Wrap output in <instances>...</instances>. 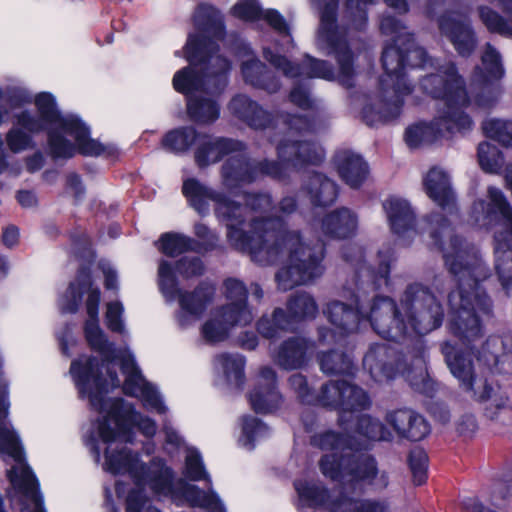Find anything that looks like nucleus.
Instances as JSON below:
<instances>
[{
    "label": "nucleus",
    "mask_w": 512,
    "mask_h": 512,
    "mask_svg": "<svg viewBox=\"0 0 512 512\" xmlns=\"http://www.w3.org/2000/svg\"><path fill=\"white\" fill-rule=\"evenodd\" d=\"M183 193L201 215L214 203L216 218L226 226L232 247L248 252L261 265H270L287 256V264L276 274L279 289L305 285L324 273V245L309 244L298 231H288L280 218L263 216L271 207L268 194H237L235 198L215 191L195 179L183 184Z\"/></svg>",
    "instance_id": "obj_1"
},
{
    "label": "nucleus",
    "mask_w": 512,
    "mask_h": 512,
    "mask_svg": "<svg viewBox=\"0 0 512 512\" xmlns=\"http://www.w3.org/2000/svg\"><path fill=\"white\" fill-rule=\"evenodd\" d=\"M420 229L428 233L432 244L442 252L446 267L457 280V289L448 296L449 329L461 340L474 342L483 335L482 318L491 312L490 299L480 287L488 269L478 250L456 235L441 213L425 218Z\"/></svg>",
    "instance_id": "obj_2"
},
{
    "label": "nucleus",
    "mask_w": 512,
    "mask_h": 512,
    "mask_svg": "<svg viewBox=\"0 0 512 512\" xmlns=\"http://www.w3.org/2000/svg\"><path fill=\"white\" fill-rule=\"evenodd\" d=\"M195 33L189 35L185 57L189 67L178 71L173 78L176 91L187 95V112L198 124L208 125L220 116L214 97L227 84L229 61L216 53L214 39L224 34L222 17L212 6L201 4L194 14Z\"/></svg>",
    "instance_id": "obj_3"
},
{
    "label": "nucleus",
    "mask_w": 512,
    "mask_h": 512,
    "mask_svg": "<svg viewBox=\"0 0 512 512\" xmlns=\"http://www.w3.org/2000/svg\"><path fill=\"white\" fill-rule=\"evenodd\" d=\"M424 93L441 100V107L429 122H419L409 126L405 132V141L410 148H418L434 143L455 134H467L474 122L464 109L470 104L465 81L458 74L453 63L437 67L436 73H430L420 81Z\"/></svg>",
    "instance_id": "obj_4"
},
{
    "label": "nucleus",
    "mask_w": 512,
    "mask_h": 512,
    "mask_svg": "<svg viewBox=\"0 0 512 512\" xmlns=\"http://www.w3.org/2000/svg\"><path fill=\"white\" fill-rule=\"evenodd\" d=\"M396 302L384 296H375L367 306L334 300L327 304L323 313L332 328L320 327L318 341L323 344L341 343L346 337L358 332L361 324L368 321L381 337L399 340L406 333V326L399 318Z\"/></svg>",
    "instance_id": "obj_5"
},
{
    "label": "nucleus",
    "mask_w": 512,
    "mask_h": 512,
    "mask_svg": "<svg viewBox=\"0 0 512 512\" xmlns=\"http://www.w3.org/2000/svg\"><path fill=\"white\" fill-rule=\"evenodd\" d=\"M277 153L281 163L250 160L243 154L229 157L221 170L223 187L232 191L262 176L283 180L288 176L289 166L299 169L307 165H318L325 156L320 145L308 140L285 139L278 144Z\"/></svg>",
    "instance_id": "obj_6"
},
{
    "label": "nucleus",
    "mask_w": 512,
    "mask_h": 512,
    "mask_svg": "<svg viewBox=\"0 0 512 512\" xmlns=\"http://www.w3.org/2000/svg\"><path fill=\"white\" fill-rule=\"evenodd\" d=\"M470 219L481 229L493 231L495 268L503 288L512 284V249L508 237L512 233V206L504 192L488 186L485 198L473 202Z\"/></svg>",
    "instance_id": "obj_7"
},
{
    "label": "nucleus",
    "mask_w": 512,
    "mask_h": 512,
    "mask_svg": "<svg viewBox=\"0 0 512 512\" xmlns=\"http://www.w3.org/2000/svg\"><path fill=\"white\" fill-rule=\"evenodd\" d=\"M388 35L392 36L393 44L386 46L383 51L382 64L385 74L380 79L377 92L363 108V117L370 125L377 121L396 118L400 114L404 97L412 91L404 72L406 64L401 48L403 38L398 40V33Z\"/></svg>",
    "instance_id": "obj_8"
},
{
    "label": "nucleus",
    "mask_w": 512,
    "mask_h": 512,
    "mask_svg": "<svg viewBox=\"0 0 512 512\" xmlns=\"http://www.w3.org/2000/svg\"><path fill=\"white\" fill-rule=\"evenodd\" d=\"M363 366L378 382L393 378L397 372L405 375L410 385L417 391L426 393L431 381L426 367V349L419 338L415 348L400 360L396 351L385 343L373 344L363 358Z\"/></svg>",
    "instance_id": "obj_9"
},
{
    "label": "nucleus",
    "mask_w": 512,
    "mask_h": 512,
    "mask_svg": "<svg viewBox=\"0 0 512 512\" xmlns=\"http://www.w3.org/2000/svg\"><path fill=\"white\" fill-rule=\"evenodd\" d=\"M104 468L114 475L129 474L133 479L135 488L126 497V512H160L152 505L145 491L149 487L156 497L160 495V469L152 471L147 464L140 462L137 453L127 447L114 451L108 447Z\"/></svg>",
    "instance_id": "obj_10"
},
{
    "label": "nucleus",
    "mask_w": 512,
    "mask_h": 512,
    "mask_svg": "<svg viewBox=\"0 0 512 512\" xmlns=\"http://www.w3.org/2000/svg\"><path fill=\"white\" fill-rule=\"evenodd\" d=\"M85 293H88L85 302L88 315L84 325L85 338L93 350L105 353L109 350L110 344L99 326L101 291L98 287H93L89 267L81 266L77 270L75 281L69 283L67 290L59 300V308L63 314H75L79 310Z\"/></svg>",
    "instance_id": "obj_11"
},
{
    "label": "nucleus",
    "mask_w": 512,
    "mask_h": 512,
    "mask_svg": "<svg viewBox=\"0 0 512 512\" xmlns=\"http://www.w3.org/2000/svg\"><path fill=\"white\" fill-rule=\"evenodd\" d=\"M399 318L402 319L406 333L398 341L410 339L415 348V341L420 335L427 334L442 324L444 312L441 304L430 290L419 283L407 287L397 305Z\"/></svg>",
    "instance_id": "obj_12"
},
{
    "label": "nucleus",
    "mask_w": 512,
    "mask_h": 512,
    "mask_svg": "<svg viewBox=\"0 0 512 512\" xmlns=\"http://www.w3.org/2000/svg\"><path fill=\"white\" fill-rule=\"evenodd\" d=\"M445 363L458 381L459 387L478 401H489L487 415L494 419L496 410L508 411L509 401L506 397L492 395L493 388L488 384L484 371L476 365L470 354L456 351L449 342L441 345Z\"/></svg>",
    "instance_id": "obj_13"
},
{
    "label": "nucleus",
    "mask_w": 512,
    "mask_h": 512,
    "mask_svg": "<svg viewBox=\"0 0 512 512\" xmlns=\"http://www.w3.org/2000/svg\"><path fill=\"white\" fill-rule=\"evenodd\" d=\"M288 382L301 402L310 404L317 401L323 406L338 410L341 424L345 421V414L368 409L371 405L368 394L362 388L347 381H330L324 384L317 397L310 392L304 375L293 374Z\"/></svg>",
    "instance_id": "obj_14"
},
{
    "label": "nucleus",
    "mask_w": 512,
    "mask_h": 512,
    "mask_svg": "<svg viewBox=\"0 0 512 512\" xmlns=\"http://www.w3.org/2000/svg\"><path fill=\"white\" fill-rule=\"evenodd\" d=\"M34 104L39 117L50 128L57 127L72 136L78 152L84 156L113 157L116 147L104 145L90 137V128L76 115H63L58 109L56 99L50 92H40L35 96Z\"/></svg>",
    "instance_id": "obj_15"
},
{
    "label": "nucleus",
    "mask_w": 512,
    "mask_h": 512,
    "mask_svg": "<svg viewBox=\"0 0 512 512\" xmlns=\"http://www.w3.org/2000/svg\"><path fill=\"white\" fill-rule=\"evenodd\" d=\"M337 3V0H315V5L320 10L316 45L319 50L335 57L339 66V82L351 87L355 75L353 54L347 43L345 30L336 23Z\"/></svg>",
    "instance_id": "obj_16"
},
{
    "label": "nucleus",
    "mask_w": 512,
    "mask_h": 512,
    "mask_svg": "<svg viewBox=\"0 0 512 512\" xmlns=\"http://www.w3.org/2000/svg\"><path fill=\"white\" fill-rule=\"evenodd\" d=\"M104 362L95 356L75 359L70 365V374L78 389L80 398H88L91 409L102 413L106 410V395L109 387H119L120 380L113 366L105 367L109 379L103 376Z\"/></svg>",
    "instance_id": "obj_17"
},
{
    "label": "nucleus",
    "mask_w": 512,
    "mask_h": 512,
    "mask_svg": "<svg viewBox=\"0 0 512 512\" xmlns=\"http://www.w3.org/2000/svg\"><path fill=\"white\" fill-rule=\"evenodd\" d=\"M138 430L146 437L156 433L155 422L137 412L134 406L122 398L112 401L107 414L98 422V436L105 444H112L116 439L133 442V429Z\"/></svg>",
    "instance_id": "obj_18"
},
{
    "label": "nucleus",
    "mask_w": 512,
    "mask_h": 512,
    "mask_svg": "<svg viewBox=\"0 0 512 512\" xmlns=\"http://www.w3.org/2000/svg\"><path fill=\"white\" fill-rule=\"evenodd\" d=\"M330 457L321 461V471L324 476L332 480H357L371 487L374 491L385 490L390 483V476L386 469L378 466L377 461L370 455H346L341 458V468H331Z\"/></svg>",
    "instance_id": "obj_19"
},
{
    "label": "nucleus",
    "mask_w": 512,
    "mask_h": 512,
    "mask_svg": "<svg viewBox=\"0 0 512 512\" xmlns=\"http://www.w3.org/2000/svg\"><path fill=\"white\" fill-rule=\"evenodd\" d=\"M170 495L178 504L207 509V512H225L217 495L209 487L203 491L183 479H176L173 471L162 465V495Z\"/></svg>",
    "instance_id": "obj_20"
},
{
    "label": "nucleus",
    "mask_w": 512,
    "mask_h": 512,
    "mask_svg": "<svg viewBox=\"0 0 512 512\" xmlns=\"http://www.w3.org/2000/svg\"><path fill=\"white\" fill-rule=\"evenodd\" d=\"M482 66L474 75V86L477 90L475 101L478 106L491 107L499 98L501 89L499 79L504 74L499 53L486 44L482 55Z\"/></svg>",
    "instance_id": "obj_21"
},
{
    "label": "nucleus",
    "mask_w": 512,
    "mask_h": 512,
    "mask_svg": "<svg viewBox=\"0 0 512 512\" xmlns=\"http://www.w3.org/2000/svg\"><path fill=\"white\" fill-rule=\"evenodd\" d=\"M172 263L162 261V293L167 301L179 299L182 309L192 315H201L212 303L216 289L208 283L200 284L193 292L180 294L174 279Z\"/></svg>",
    "instance_id": "obj_22"
},
{
    "label": "nucleus",
    "mask_w": 512,
    "mask_h": 512,
    "mask_svg": "<svg viewBox=\"0 0 512 512\" xmlns=\"http://www.w3.org/2000/svg\"><path fill=\"white\" fill-rule=\"evenodd\" d=\"M438 26L460 56L469 57L475 51L478 39L468 16L447 11L438 19Z\"/></svg>",
    "instance_id": "obj_23"
},
{
    "label": "nucleus",
    "mask_w": 512,
    "mask_h": 512,
    "mask_svg": "<svg viewBox=\"0 0 512 512\" xmlns=\"http://www.w3.org/2000/svg\"><path fill=\"white\" fill-rule=\"evenodd\" d=\"M224 295L227 303L216 309L218 316L232 329L250 324L254 318L248 306V291L243 282L229 278L224 282Z\"/></svg>",
    "instance_id": "obj_24"
},
{
    "label": "nucleus",
    "mask_w": 512,
    "mask_h": 512,
    "mask_svg": "<svg viewBox=\"0 0 512 512\" xmlns=\"http://www.w3.org/2000/svg\"><path fill=\"white\" fill-rule=\"evenodd\" d=\"M120 368L126 376L122 386L124 394L140 398L146 407L160 412V396L156 388L145 380L132 354L121 358Z\"/></svg>",
    "instance_id": "obj_25"
},
{
    "label": "nucleus",
    "mask_w": 512,
    "mask_h": 512,
    "mask_svg": "<svg viewBox=\"0 0 512 512\" xmlns=\"http://www.w3.org/2000/svg\"><path fill=\"white\" fill-rule=\"evenodd\" d=\"M264 57L275 68L281 70L285 76L290 78L305 77L324 80L335 78L333 67L325 60L306 56L301 66H294L284 56L273 53L269 48H264Z\"/></svg>",
    "instance_id": "obj_26"
},
{
    "label": "nucleus",
    "mask_w": 512,
    "mask_h": 512,
    "mask_svg": "<svg viewBox=\"0 0 512 512\" xmlns=\"http://www.w3.org/2000/svg\"><path fill=\"white\" fill-rule=\"evenodd\" d=\"M384 420L392 431L393 438L397 436L410 441H420L430 432L426 420L408 408L390 410L386 413Z\"/></svg>",
    "instance_id": "obj_27"
},
{
    "label": "nucleus",
    "mask_w": 512,
    "mask_h": 512,
    "mask_svg": "<svg viewBox=\"0 0 512 512\" xmlns=\"http://www.w3.org/2000/svg\"><path fill=\"white\" fill-rule=\"evenodd\" d=\"M230 113L254 130H266L275 127L274 114L246 95H236L228 104Z\"/></svg>",
    "instance_id": "obj_28"
},
{
    "label": "nucleus",
    "mask_w": 512,
    "mask_h": 512,
    "mask_svg": "<svg viewBox=\"0 0 512 512\" xmlns=\"http://www.w3.org/2000/svg\"><path fill=\"white\" fill-rule=\"evenodd\" d=\"M276 382V372L271 367L264 366L259 370L256 385L249 395L250 404L257 413H269L280 406L282 397Z\"/></svg>",
    "instance_id": "obj_29"
},
{
    "label": "nucleus",
    "mask_w": 512,
    "mask_h": 512,
    "mask_svg": "<svg viewBox=\"0 0 512 512\" xmlns=\"http://www.w3.org/2000/svg\"><path fill=\"white\" fill-rule=\"evenodd\" d=\"M314 352L310 340L294 336L283 341L273 353V361L282 369L296 370L305 367Z\"/></svg>",
    "instance_id": "obj_30"
},
{
    "label": "nucleus",
    "mask_w": 512,
    "mask_h": 512,
    "mask_svg": "<svg viewBox=\"0 0 512 512\" xmlns=\"http://www.w3.org/2000/svg\"><path fill=\"white\" fill-rule=\"evenodd\" d=\"M359 217L348 207H340L323 215L315 225L324 236L333 239L353 237L358 229Z\"/></svg>",
    "instance_id": "obj_31"
},
{
    "label": "nucleus",
    "mask_w": 512,
    "mask_h": 512,
    "mask_svg": "<svg viewBox=\"0 0 512 512\" xmlns=\"http://www.w3.org/2000/svg\"><path fill=\"white\" fill-rule=\"evenodd\" d=\"M232 13L235 17L245 21H254L263 18L281 35L284 41L282 45L292 43L288 25L278 11L271 9L263 12L256 0H240L233 6Z\"/></svg>",
    "instance_id": "obj_32"
},
{
    "label": "nucleus",
    "mask_w": 512,
    "mask_h": 512,
    "mask_svg": "<svg viewBox=\"0 0 512 512\" xmlns=\"http://www.w3.org/2000/svg\"><path fill=\"white\" fill-rule=\"evenodd\" d=\"M380 29L383 34L398 33L399 39L403 38V46H405V50L403 51L406 66H434L433 61L427 58L425 50L414 44L412 36L406 31V27L400 20L389 15H384L380 21Z\"/></svg>",
    "instance_id": "obj_33"
},
{
    "label": "nucleus",
    "mask_w": 512,
    "mask_h": 512,
    "mask_svg": "<svg viewBox=\"0 0 512 512\" xmlns=\"http://www.w3.org/2000/svg\"><path fill=\"white\" fill-rule=\"evenodd\" d=\"M9 407L8 385L0 382V454H6L17 463H22L25 460V454L20 438L6 423Z\"/></svg>",
    "instance_id": "obj_34"
},
{
    "label": "nucleus",
    "mask_w": 512,
    "mask_h": 512,
    "mask_svg": "<svg viewBox=\"0 0 512 512\" xmlns=\"http://www.w3.org/2000/svg\"><path fill=\"white\" fill-rule=\"evenodd\" d=\"M353 255L344 254L347 261L352 262L356 267V275L362 286H372L374 290L381 289L388 285L390 273V259L388 257L380 258L377 270L368 265L364 258L361 248H352Z\"/></svg>",
    "instance_id": "obj_35"
},
{
    "label": "nucleus",
    "mask_w": 512,
    "mask_h": 512,
    "mask_svg": "<svg viewBox=\"0 0 512 512\" xmlns=\"http://www.w3.org/2000/svg\"><path fill=\"white\" fill-rule=\"evenodd\" d=\"M426 194L443 210L455 209V196L448 174L439 167L431 168L423 179Z\"/></svg>",
    "instance_id": "obj_36"
},
{
    "label": "nucleus",
    "mask_w": 512,
    "mask_h": 512,
    "mask_svg": "<svg viewBox=\"0 0 512 512\" xmlns=\"http://www.w3.org/2000/svg\"><path fill=\"white\" fill-rule=\"evenodd\" d=\"M383 207L393 233L403 238H410L416 233L415 214L405 199L390 197L385 200Z\"/></svg>",
    "instance_id": "obj_37"
},
{
    "label": "nucleus",
    "mask_w": 512,
    "mask_h": 512,
    "mask_svg": "<svg viewBox=\"0 0 512 512\" xmlns=\"http://www.w3.org/2000/svg\"><path fill=\"white\" fill-rule=\"evenodd\" d=\"M244 149L245 145L237 140L204 137L195 152V160L199 167H206L218 162L225 155L242 152Z\"/></svg>",
    "instance_id": "obj_38"
},
{
    "label": "nucleus",
    "mask_w": 512,
    "mask_h": 512,
    "mask_svg": "<svg viewBox=\"0 0 512 512\" xmlns=\"http://www.w3.org/2000/svg\"><path fill=\"white\" fill-rule=\"evenodd\" d=\"M335 165L340 177L352 188L359 187L368 174L366 162L360 155L350 151L338 152L335 156Z\"/></svg>",
    "instance_id": "obj_39"
},
{
    "label": "nucleus",
    "mask_w": 512,
    "mask_h": 512,
    "mask_svg": "<svg viewBox=\"0 0 512 512\" xmlns=\"http://www.w3.org/2000/svg\"><path fill=\"white\" fill-rule=\"evenodd\" d=\"M294 486L301 501L308 506L315 507V512H351L343 508V506H346V499L325 506L327 491L315 483L298 480L294 483Z\"/></svg>",
    "instance_id": "obj_40"
},
{
    "label": "nucleus",
    "mask_w": 512,
    "mask_h": 512,
    "mask_svg": "<svg viewBox=\"0 0 512 512\" xmlns=\"http://www.w3.org/2000/svg\"><path fill=\"white\" fill-rule=\"evenodd\" d=\"M507 19L488 6H479L478 15L483 25L492 33L512 37V0H498Z\"/></svg>",
    "instance_id": "obj_41"
},
{
    "label": "nucleus",
    "mask_w": 512,
    "mask_h": 512,
    "mask_svg": "<svg viewBox=\"0 0 512 512\" xmlns=\"http://www.w3.org/2000/svg\"><path fill=\"white\" fill-rule=\"evenodd\" d=\"M242 74L246 83L268 93H276L281 87L279 80L257 59L251 58L244 61Z\"/></svg>",
    "instance_id": "obj_42"
},
{
    "label": "nucleus",
    "mask_w": 512,
    "mask_h": 512,
    "mask_svg": "<svg viewBox=\"0 0 512 512\" xmlns=\"http://www.w3.org/2000/svg\"><path fill=\"white\" fill-rule=\"evenodd\" d=\"M305 190L315 206L331 205L338 196L335 182L319 173H314L309 177Z\"/></svg>",
    "instance_id": "obj_43"
},
{
    "label": "nucleus",
    "mask_w": 512,
    "mask_h": 512,
    "mask_svg": "<svg viewBox=\"0 0 512 512\" xmlns=\"http://www.w3.org/2000/svg\"><path fill=\"white\" fill-rule=\"evenodd\" d=\"M312 445L319 447L322 450H332L333 453L324 455L321 459L326 456L330 457V465L329 467L334 469H339L341 466V458L346 455H353L352 453H338V451H343L346 448L352 449L353 445L349 443L342 436L332 432L325 431L315 434L311 439ZM322 460H320L321 462Z\"/></svg>",
    "instance_id": "obj_44"
},
{
    "label": "nucleus",
    "mask_w": 512,
    "mask_h": 512,
    "mask_svg": "<svg viewBox=\"0 0 512 512\" xmlns=\"http://www.w3.org/2000/svg\"><path fill=\"white\" fill-rule=\"evenodd\" d=\"M288 315L292 327L300 321L313 319L318 313V306L311 295L300 293L291 297L287 304Z\"/></svg>",
    "instance_id": "obj_45"
},
{
    "label": "nucleus",
    "mask_w": 512,
    "mask_h": 512,
    "mask_svg": "<svg viewBox=\"0 0 512 512\" xmlns=\"http://www.w3.org/2000/svg\"><path fill=\"white\" fill-rule=\"evenodd\" d=\"M215 365L222 370L227 381L234 386L244 383L245 360L238 354H219L215 358Z\"/></svg>",
    "instance_id": "obj_46"
},
{
    "label": "nucleus",
    "mask_w": 512,
    "mask_h": 512,
    "mask_svg": "<svg viewBox=\"0 0 512 512\" xmlns=\"http://www.w3.org/2000/svg\"><path fill=\"white\" fill-rule=\"evenodd\" d=\"M320 369L323 373L332 374H348L353 368L351 358L340 351L330 350L322 352L318 356Z\"/></svg>",
    "instance_id": "obj_47"
},
{
    "label": "nucleus",
    "mask_w": 512,
    "mask_h": 512,
    "mask_svg": "<svg viewBox=\"0 0 512 512\" xmlns=\"http://www.w3.org/2000/svg\"><path fill=\"white\" fill-rule=\"evenodd\" d=\"M293 329L284 311L277 308L271 315H263L257 322L258 332L265 338H274L280 332Z\"/></svg>",
    "instance_id": "obj_48"
},
{
    "label": "nucleus",
    "mask_w": 512,
    "mask_h": 512,
    "mask_svg": "<svg viewBox=\"0 0 512 512\" xmlns=\"http://www.w3.org/2000/svg\"><path fill=\"white\" fill-rule=\"evenodd\" d=\"M357 432L374 441H392V431L384 425L379 419L370 415H362L357 421Z\"/></svg>",
    "instance_id": "obj_49"
},
{
    "label": "nucleus",
    "mask_w": 512,
    "mask_h": 512,
    "mask_svg": "<svg viewBox=\"0 0 512 512\" xmlns=\"http://www.w3.org/2000/svg\"><path fill=\"white\" fill-rule=\"evenodd\" d=\"M477 156L480 167L487 173L498 174L504 166L502 153L488 142L478 145Z\"/></svg>",
    "instance_id": "obj_50"
},
{
    "label": "nucleus",
    "mask_w": 512,
    "mask_h": 512,
    "mask_svg": "<svg viewBox=\"0 0 512 512\" xmlns=\"http://www.w3.org/2000/svg\"><path fill=\"white\" fill-rule=\"evenodd\" d=\"M61 132L57 127L47 131L50 154L54 159H69L74 156L76 147Z\"/></svg>",
    "instance_id": "obj_51"
},
{
    "label": "nucleus",
    "mask_w": 512,
    "mask_h": 512,
    "mask_svg": "<svg viewBox=\"0 0 512 512\" xmlns=\"http://www.w3.org/2000/svg\"><path fill=\"white\" fill-rule=\"evenodd\" d=\"M485 135L504 146H512V121L488 119L482 124Z\"/></svg>",
    "instance_id": "obj_52"
},
{
    "label": "nucleus",
    "mask_w": 512,
    "mask_h": 512,
    "mask_svg": "<svg viewBox=\"0 0 512 512\" xmlns=\"http://www.w3.org/2000/svg\"><path fill=\"white\" fill-rule=\"evenodd\" d=\"M230 330L231 328L221 316H218L215 310L211 317L202 325L201 334L206 342L217 343L224 341L228 337Z\"/></svg>",
    "instance_id": "obj_53"
},
{
    "label": "nucleus",
    "mask_w": 512,
    "mask_h": 512,
    "mask_svg": "<svg viewBox=\"0 0 512 512\" xmlns=\"http://www.w3.org/2000/svg\"><path fill=\"white\" fill-rule=\"evenodd\" d=\"M184 474L192 481L204 480L211 484L210 476L204 467L201 455L195 448L186 449Z\"/></svg>",
    "instance_id": "obj_54"
},
{
    "label": "nucleus",
    "mask_w": 512,
    "mask_h": 512,
    "mask_svg": "<svg viewBox=\"0 0 512 512\" xmlns=\"http://www.w3.org/2000/svg\"><path fill=\"white\" fill-rule=\"evenodd\" d=\"M197 138L196 131L191 128H180L169 132L165 137V146L173 151L181 152L187 150Z\"/></svg>",
    "instance_id": "obj_55"
},
{
    "label": "nucleus",
    "mask_w": 512,
    "mask_h": 512,
    "mask_svg": "<svg viewBox=\"0 0 512 512\" xmlns=\"http://www.w3.org/2000/svg\"><path fill=\"white\" fill-rule=\"evenodd\" d=\"M6 143L9 150L15 154L35 146L33 136L16 124L7 132Z\"/></svg>",
    "instance_id": "obj_56"
},
{
    "label": "nucleus",
    "mask_w": 512,
    "mask_h": 512,
    "mask_svg": "<svg viewBox=\"0 0 512 512\" xmlns=\"http://www.w3.org/2000/svg\"><path fill=\"white\" fill-rule=\"evenodd\" d=\"M242 431L243 438L241 441L243 445L247 447H252L255 440L265 437L268 434L266 425L254 417L243 418Z\"/></svg>",
    "instance_id": "obj_57"
},
{
    "label": "nucleus",
    "mask_w": 512,
    "mask_h": 512,
    "mask_svg": "<svg viewBox=\"0 0 512 512\" xmlns=\"http://www.w3.org/2000/svg\"><path fill=\"white\" fill-rule=\"evenodd\" d=\"M193 244L194 241L184 235L162 234V252L169 255H176L187 249H193Z\"/></svg>",
    "instance_id": "obj_58"
},
{
    "label": "nucleus",
    "mask_w": 512,
    "mask_h": 512,
    "mask_svg": "<svg viewBox=\"0 0 512 512\" xmlns=\"http://www.w3.org/2000/svg\"><path fill=\"white\" fill-rule=\"evenodd\" d=\"M428 457L421 449H415L410 452L409 466L412 472L413 481L416 485H421L427 477Z\"/></svg>",
    "instance_id": "obj_59"
},
{
    "label": "nucleus",
    "mask_w": 512,
    "mask_h": 512,
    "mask_svg": "<svg viewBox=\"0 0 512 512\" xmlns=\"http://www.w3.org/2000/svg\"><path fill=\"white\" fill-rule=\"evenodd\" d=\"M15 124L28 132L30 135L38 134L42 131L49 130L46 123L38 116L31 113L30 110H23L14 116Z\"/></svg>",
    "instance_id": "obj_60"
},
{
    "label": "nucleus",
    "mask_w": 512,
    "mask_h": 512,
    "mask_svg": "<svg viewBox=\"0 0 512 512\" xmlns=\"http://www.w3.org/2000/svg\"><path fill=\"white\" fill-rule=\"evenodd\" d=\"M344 509L351 512H391L388 501L383 499H366L362 501H353L346 499Z\"/></svg>",
    "instance_id": "obj_61"
},
{
    "label": "nucleus",
    "mask_w": 512,
    "mask_h": 512,
    "mask_svg": "<svg viewBox=\"0 0 512 512\" xmlns=\"http://www.w3.org/2000/svg\"><path fill=\"white\" fill-rule=\"evenodd\" d=\"M505 342L499 337L489 338L483 347V357L487 365H496L506 356Z\"/></svg>",
    "instance_id": "obj_62"
},
{
    "label": "nucleus",
    "mask_w": 512,
    "mask_h": 512,
    "mask_svg": "<svg viewBox=\"0 0 512 512\" xmlns=\"http://www.w3.org/2000/svg\"><path fill=\"white\" fill-rule=\"evenodd\" d=\"M124 307L121 302L114 301L107 304L105 321L107 328L115 333L123 334L125 326L123 322Z\"/></svg>",
    "instance_id": "obj_63"
},
{
    "label": "nucleus",
    "mask_w": 512,
    "mask_h": 512,
    "mask_svg": "<svg viewBox=\"0 0 512 512\" xmlns=\"http://www.w3.org/2000/svg\"><path fill=\"white\" fill-rule=\"evenodd\" d=\"M175 271L188 278L201 275L204 272V266L198 257L184 256L177 261Z\"/></svg>",
    "instance_id": "obj_64"
}]
</instances>
